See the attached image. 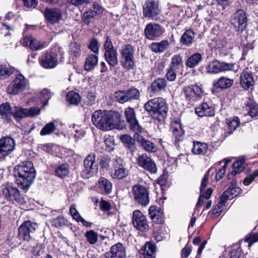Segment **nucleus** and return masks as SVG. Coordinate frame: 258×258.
I'll list each match as a JSON object with an SVG mask.
<instances>
[{"label":"nucleus","instance_id":"24","mask_svg":"<svg viewBox=\"0 0 258 258\" xmlns=\"http://www.w3.org/2000/svg\"><path fill=\"white\" fill-rule=\"evenodd\" d=\"M105 258H125V250L121 243H117L110 247L109 251L104 254Z\"/></svg>","mask_w":258,"mask_h":258},{"label":"nucleus","instance_id":"33","mask_svg":"<svg viewBox=\"0 0 258 258\" xmlns=\"http://www.w3.org/2000/svg\"><path fill=\"white\" fill-rule=\"evenodd\" d=\"M94 10H90L83 14V19L84 23L87 25L89 24L91 20L95 17L98 13L102 12L101 7L96 3L93 4Z\"/></svg>","mask_w":258,"mask_h":258},{"label":"nucleus","instance_id":"13","mask_svg":"<svg viewBox=\"0 0 258 258\" xmlns=\"http://www.w3.org/2000/svg\"><path fill=\"white\" fill-rule=\"evenodd\" d=\"M83 165L84 169L81 173V176L88 179L93 176L97 165L96 163V155L90 153L84 159Z\"/></svg>","mask_w":258,"mask_h":258},{"label":"nucleus","instance_id":"23","mask_svg":"<svg viewBox=\"0 0 258 258\" xmlns=\"http://www.w3.org/2000/svg\"><path fill=\"white\" fill-rule=\"evenodd\" d=\"M142 133H136L134 134V138L138 143L139 145L146 152L154 153L157 151V147L156 145L151 141L146 140L140 134Z\"/></svg>","mask_w":258,"mask_h":258},{"label":"nucleus","instance_id":"32","mask_svg":"<svg viewBox=\"0 0 258 258\" xmlns=\"http://www.w3.org/2000/svg\"><path fill=\"white\" fill-rule=\"evenodd\" d=\"M98 187L102 194L109 195L112 191V184L109 179L101 177L98 180Z\"/></svg>","mask_w":258,"mask_h":258},{"label":"nucleus","instance_id":"52","mask_svg":"<svg viewBox=\"0 0 258 258\" xmlns=\"http://www.w3.org/2000/svg\"><path fill=\"white\" fill-rule=\"evenodd\" d=\"M258 241V233L257 232H251L248 234L245 238V242L248 243V246Z\"/></svg>","mask_w":258,"mask_h":258},{"label":"nucleus","instance_id":"8","mask_svg":"<svg viewBox=\"0 0 258 258\" xmlns=\"http://www.w3.org/2000/svg\"><path fill=\"white\" fill-rule=\"evenodd\" d=\"M104 58L111 67H114L118 63V53L116 48L113 46L109 36H107L103 44Z\"/></svg>","mask_w":258,"mask_h":258},{"label":"nucleus","instance_id":"39","mask_svg":"<svg viewBox=\"0 0 258 258\" xmlns=\"http://www.w3.org/2000/svg\"><path fill=\"white\" fill-rule=\"evenodd\" d=\"M98 57L96 55L90 54L86 59L84 64V69L86 71L92 70L98 63Z\"/></svg>","mask_w":258,"mask_h":258},{"label":"nucleus","instance_id":"45","mask_svg":"<svg viewBox=\"0 0 258 258\" xmlns=\"http://www.w3.org/2000/svg\"><path fill=\"white\" fill-rule=\"evenodd\" d=\"M55 174L59 177L63 178L69 173V167L68 164L63 163L57 167L55 170Z\"/></svg>","mask_w":258,"mask_h":258},{"label":"nucleus","instance_id":"62","mask_svg":"<svg viewBox=\"0 0 258 258\" xmlns=\"http://www.w3.org/2000/svg\"><path fill=\"white\" fill-rule=\"evenodd\" d=\"M236 184V181L234 180H232L231 182V185L229 186L231 187V191L232 194V196H233V198L236 197L239 194H240L241 192V189L239 187L235 186Z\"/></svg>","mask_w":258,"mask_h":258},{"label":"nucleus","instance_id":"60","mask_svg":"<svg viewBox=\"0 0 258 258\" xmlns=\"http://www.w3.org/2000/svg\"><path fill=\"white\" fill-rule=\"evenodd\" d=\"M225 202L224 201L222 200L220 198V202L218 203V204L215 207L214 209L213 210V213L214 215H219L220 213L222 212L223 206H225Z\"/></svg>","mask_w":258,"mask_h":258},{"label":"nucleus","instance_id":"20","mask_svg":"<svg viewBox=\"0 0 258 258\" xmlns=\"http://www.w3.org/2000/svg\"><path fill=\"white\" fill-rule=\"evenodd\" d=\"M133 226L138 230L145 232L149 229V225L146 216L140 211L135 210L133 214Z\"/></svg>","mask_w":258,"mask_h":258},{"label":"nucleus","instance_id":"41","mask_svg":"<svg viewBox=\"0 0 258 258\" xmlns=\"http://www.w3.org/2000/svg\"><path fill=\"white\" fill-rule=\"evenodd\" d=\"M80 45L76 42L72 43L70 45L69 53L73 59L79 58L81 55Z\"/></svg>","mask_w":258,"mask_h":258},{"label":"nucleus","instance_id":"21","mask_svg":"<svg viewBox=\"0 0 258 258\" xmlns=\"http://www.w3.org/2000/svg\"><path fill=\"white\" fill-rule=\"evenodd\" d=\"M57 56L58 53L54 51H47L42 55L40 64L45 69L54 68L57 63Z\"/></svg>","mask_w":258,"mask_h":258},{"label":"nucleus","instance_id":"38","mask_svg":"<svg viewBox=\"0 0 258 258\" xmlns=\"http://www.w3.org/2000/svg\"><path fill=\"white\" fill-rule=\"evenodd\" d=\"M202 58V55L200 53H194L187 58L185 65L187 68H194L199 64Z\"/></svg>","mask_w":258,"mask_h":258},{"label":"nucleus","instance_id":"53","mask_svg":"<svg viewBox=\"0 0 258 258\" xmlns=\"http://www.w3.org/2000/svg\"><path fill=\"white\" fill-rule=\"evenodd\" d=\"M225 163L224 166L217 171L215 178L217 180H220L225 174V170L227 167L228 164L231 161L230 159H224Z\"/></svg>","mask_w":258,"mask_h":258},{"label":"nucleus","instance_id":"14","mask_svg":"<svg viewBox=\"0 0 258 258\" xmlns=\"http://www.w3.org/2000/svg\"><path fill=\"white\" fill-rule=\"evenodd\" d=\"M230 23L236 31L242 32L247 25V17L244 11L238 10L231 16Z\"/></svg>","mask_w":258,"mask_h":258},{"label":"nucleus","instance_id":"22","mask_svg":"<svg viewBox=\"0 0 258 258\" xmlns=\"http://www.w3.org/2000/svg\"><path fill=\"white\" fill-rule=\"evenodd\" d=\"M14 140L10 137H4L0 139V159H3L10 154L14 149Z\"/></svg>","mask_w":258,"mask_h":258},{"label":"nucleus","instance_id":"1","mask_svg":"<svg viewBox=\"0 0 258 258\" xmlns=\"http://www.w3.org/2000/svg\"><path fill=\"white\" fill-rule=\"evenodd\" d=\"M14 175L17 184L27 191L36 177V171L32 162L24 161L14 167Z\"/></svg>","mask_w":258,"mask_h":258},{"label":"nucleus","instance_id":"61","mask_svg":"<svg viewBox=\"0 0 258 258\" xmlns=\"http://www.w3.org/2000/svg\"><path fill=\"white\" fill-rule=\"evenodd\" d=\"M70 212L73 219H75L77 222L82 217L76 208L75 205H72L70 208Z\"/></svg>","mask_w":258,"mask_h":258},{"label":"nucleus","instance_id":"26","mask_svg":"<svg viewBox=\"0 0 258 258\" xmlns=\"http://www.w3.org/2000/svg\"><path fill=\"white\" fill-rule=\"evenodd\" d=\"M234 81L226 77H221L218 80L213 83L212 90L219 91L230 88L234 84Z\"/></svg>","mask_w":258,"mask_h":258},{"label":"nucleus","instance_id":"43","mask_svg":"<svg viewBox=\"0 0 258 258\" xmlns=\"http://www.w3.org/2000/svg\"><path fill=\"white\" fill-rule=\"evenodd\" d=\"M26 108L20 106H14L13 108V116L18 121L27 117Z\"/></svg>","mask_w":258,"mask_h":258},{"label":"nucleus","instance_id":"44","mask_svg":"<svg viewBox=\"0 0 258 258\" xmlns=\"http://www.w3.org/2000/svg\"><path fill=\"white\" fill-rule=\"evenodd\" d=\"M51 223L53 226L57 228H60L63 226L68 227L70 225L68 220L62 216H58L52 219Z\"/></svg>","mask_w":258,"mask_h":258},{"label":"nucleus","instance_id":"31","mask_svg":"<svg viewBox=\"0 0 258 258\" xmlns=\"http://www.w3.org/2000/svg\"><path fill=\"white\" fill-rule=\"evenodd\" d=\"M173 137L175 139V143L180 142L184 138V132L179 121H175L171 126Z\"/></svg>","mask_w":258,"mask_h":258},{"label":"nucleus","instance_id":"54","mask_svg":"<svg viewBox=\"0 0 258 258\" xmlns=\"http://www.w3.org/2000/svg\"><path fill=\"white\" fill-rule=\"evenodd\" d=\"M46 46V43L45 42L38 41L33 38L32 42L30 46V48L33 50H37L44 48Z\"/></svg>","mask_w":258,"mask_h":258},{"label":"nucleus","instance_id":"11","mask_svg":"<svg viewBox=\"0 0 258 258\" xmlns=\"http://www.w3.org/2000/svg\"><path fill=\"white\" fill-rule=\"evenodd\" d=\"M28 84V80L22 74H18L8 86L7 92L10 94H17L24 91Z\"/></svg>","mask_w":258,"mask_h":258},{"label":"nucleus","instance_id":"46","mask_svg":"<svg viewBox=\"0 0 258 258\" xmlns=\"http://www.w3.org/2000/svg\"><path fill=\"white\" fill-rule=\"evenodd\" d=\"M14 68L8 67L6 64H0V80L9 77L14 73Z\"/></svg>","mask_w":258,"mask_h":258},{"label":"nucleus","instance_id":"64","mask_svg":"<svg viewBox=\"0 0 258 258\" xmlns=\"http://www.w3.org/2000/svg\"><path fill=\"white\" fill-rule=\"evenodd\" d=\"M248 113L251 117L258 116V105L256 104L248 110Z\"/></svg>","mask_w":258,"mask_h":258},{"label":"nucleus","instance_id":"49","mask_svg":"<svg viewBox=\"0 0 258 258\" xmlns=\"http://www.w3.org/2000/svg\"><path fill=\"white\" fill-rule=\"evenodd\" d=\"M67 100L71 104L78 105L81 101V97L78 93L70 91L67 95Z\"/></svg>","mask_w":258,"mask_h":258},{"label":"nucleus","instance_id":"48","mask_svg":"<svg viewBox=\"0 0 258 258\" xmlns=\"http://www.w3.org/2000/svg\"><path fill=\"white\" fill-rule=\"evenodd\" d=\"M239 119L236 116L232 119H227L226 123L227 124L228 134H232L239 125Z\"/></svg>","mask_w":258,"mask_h":258},{"label":"nucleus","instance_id":"29","mask_svg":"<svg viewBox=\"0 0 258 258\" xmlns=\"http://www.w3.org/2000/svg\"><path fill=\"white\" fill-rule=\"evenodd\" d=\"M196 113L200 117L212 116L215 114L214 108L210 104L203 102L195 108Z\"/></svg>","mask_w":258,"mask_h":258},{"label":"nucleus","instance_id":"28","mask_svg":"<svg viewBox=\"0 0 258 258\" xmlns=\"http://www.w3.org/2000/svg\"><path fill=\"white\" fill-rule=\"evenodd\" d=\"M149 214L154 223L159 224L164 222L163 211L161 208L151 206L149 209Z\"/></svg>","mask_w":258,"mask_h":258},{"label":"nucleus","instance_id":"4","mask_svg":"<svg viewBox=\"0 0 258 258\" xmlns=\"http://www.w3.org/2000/svg\"><path fill=\"white\" fill-rule=\"evenodd\" d=\"M1 191L5 199L13 204H22L24 201L20 190L14 186L13 183L7 182L3 183L1 186Z\"/></svg>","mask_w":258,"mask_h":258},{"label":"nucleus","instance_id":"17","mask_svg":"<svg viewBox=\"0 0 258 258\" xmlns=\"http://www.w3.org/2000/svg\"><path fill=\"white\" fill-rule=\"evenodd\" d=\"M132 192L136 203L143 206H146L149 204V193L144 186L140 184L134 185L132 189Z\"/></svg>","mask_w":258,"mask_h":258},{"label":"nucleus","instance_id":"59","mask_svg":"<svg viewBox=\"0 0 258 258\" xmlns=\"http://www.w3.org/2000/svg\"><path fill=\"white\" fill-rule=\"evenodd\" d=\"M178 70L171 68V67L168 70L166 73V78L169 81H173L176 78V72Z\"/></svg>","mask_w":258,"mask_h":258},{"label":"nucleus","instance_id":"7","mask_svg":"<svg viewBox=\"0 0 258 258\" xmlns=\"http://www.w3.org/2000/svg\"><path fill=\"white\" fill-rule=\"evenodd\" d=\"M125 163L121 158H116L112 161L109 174L113 179H122L128 174V170L126 168Z\"/></svg>","mask_w":258,"mask_h":258},{"label":"nucleus","instance_id":"2","mask_svg":"<svg viewBox=\"0 0 258 258\" xmlns=\"http://www.w3.org/2000/svg\"><path fill=\"white\" fill-rule=\"evenodd\" d=\"M144 108L153 118L159 122L164 121L169 110L166 100L161 97L148 101L144 104Z\"/></svg>","mask_w":258,"mask_h":258},{"label":"nucleus","instance_id":"63","mask_svg":"<svg viewBox=\"0 0 258 258\" xmlns=\"http://www.w3.org/2000/svg\"><path fill=\"white\" fill-rule=\"evenodd\" d=\"M100 209L104 212H108L110 210L111 205L109 202L102 200L99 203Z\"/></svg>","mask_w":258,"mask_h":258},{"label":"nucleus","instance_id":"15","mask_svg":"<svg viewBox=\"0 0 258 258\" xmlns=\"http://www.w3.org/2000/svg\"><path fill=\"white\" fill-rule=\"evenodd\" d=\"M165 32L164 28L156 23H150L144 29L145 37L150 40H156L161 37Z\"/></svg>","mask_w":258,"mask_h":258},{"label":"nucleus","instance_id":"34","mask_svg":"<svg viewBox=\"0 0 258 258\" xmlns=\"http://www.w3.org/2000/svg\"><path fill=\"white\" fill-rule=\"evenodd\" d=\"M169 47V42L167 40H163L159 42H152L150 49L154 52L160 53L164 52Z\"/></svg>","mask_w":258,"mask_h":258},{"label":"nucleus","instance_id":"25","mask_svg":"<svg viewBox=\"0 0 258 258\" xmlns=\"http://www.w3.org/2000/svg\"><path fill=\"white\" fill-rule=\"evenodd\" d=\"M240 84L245 90L251 88L254 84V80L252 73L244 70L240 76Z\"/></svg>","mask_w":258,"mask_h":258},{"label":"nucleus","instance_id":"12","mask_svg":"<svg viewBox=\"0 0 258 258\" xmlns=\"http://www.w3.org/2000/svg\"><path fill=\"white\" fill-rule=\"evenodd\" d=\"M183 93L185 100L189 104H192L202 98L203 91L198 85H194L184 87Z\"/></svg>","mask_w":258,"mask_h":258},{"label":"nucleus","instance_id":"6","mask_svg":"<svg viewBox=\"0 0 258 258\" xmlns=\"http://www.w3.org/2000/svg\"><path fill=\"white\" fill-rule=\"evenodd\" d=\"M140 91L135 87H131L126 90L116 91L114 94L115 100L121 104L132 102L134 100H138L140 99Z\"/></svg>","mask_w":258,"mask_h":258},{"label":"nucleus","instance_id":"55","mask_svg":"<svg viewBox=\"0 0 258 258\" xmlns=\"http://www.w3.org/2000/svg\"><path fill=\"white\" fill-rule=\"evenodd\" d=\"M51 93L47 89H43L40 93V98L44 105L47 104L48 100L51 97Z\"/></svg>","mask_w":258,"mask_h":258},{"label":"nucleus","instance_id":"18","mask_svg":"<svg viewBox=\"0 0 258 258\" xmlns=\"http://www.w3.org/2000/svg\"><path fill=\"white\" fill-rule=\"evenodd\" d=\"M234 68V64L219 61L215 60L210 62L206 68L207 72L210 74H217L220 72L231 71Z\"/></svg>","mask_w":258,"mask_h":258},{"label":"nucleus","instance_id":"58","mask_svg":"<svg viewBox=\"0 0 258 258\" xmlns=\"http://www.w3.org/2000/svg\"><path fill=\"white\" fill-rule=\"evenodd\" d=\"M210 171L211 168L209 169L206 172L202 179L201 184L200 188L201 192H202V191L205 189V188L206 187L207 185Z\"/></svg>","mask_w":258,"mask_h":258},{"label":"nucleus","instance_id":"56","mask_svg":"<svg viewBox=\"0 0 258 258\" xmlns=\"http://www.w3.org/2000/svg\"><path fill=\"white\" fill-rule=\"evenodd\" d=\"M88 48L95 53H98L99 51V44L95 38H92L88 45Z\"/></svg>","mask_w":258,"mask_h":258},{"label":"nucleus","instance_id":"47","mask_svg":"<svg viewBox=\"0 0 258 258\" xmlns=\"http://www.w3.org/2000/svg\"><path fill=\"white\" fill-rule=\"evenodd\" d=\"M182 57L179 54L174 55L171 58L170 67L178 71L180 68H182Z\"/></svg>","mask_w":258,"mask_h":258},{"label":"nucleus","instance_id":"9","mask_svg":"<svg viewBox=\"0 0 258 258\" xmlns=\"http://www.w3.org/2000/svg\"><path fill=\"white\" fill-rule=\"evenodd\" d=\"M38 228L37 224L30 220L24 222L18 229V237L20 240L29 241L33 239L34 234Z\"/></svg>","mask_w":258,"mask_h":258},{"label":"nucleus","instance_id":"16","mask_svg":"<svg viewBox=\"0 0 258 258\" xmlns=\"http://www.w3.org/2000/svg\"><path fill=\"white\" fill-rule=\"evenodd\" d=\"M124 116L126 122L129 124V127L131 131L135 133H142L143 127L139 124L137 119L136 113L135 109L128 107L124 110Z\"/></svg>","mask_w":258,"mask_h":258},{"label":"nucleus","instance_id":"19","mask_svg":"<svg viewBox=\"0 0 258 258\" xmlns=\"http://www.w3.org/2000/svg\"><path fill=\"white\" fill-rule=\"evenodd\" d=\"M138 165L152 174H155L157 168L155 162L146 154L139 155L137 159Z\"/></svg>","mask_w":258,"mask_h":258},{"label":"nucleus","instance_id":"40","mask_svg":"<svg viewBox=\"0 0 258 258\" xmlns=\"http://www.w3.org/2000/svg\"><path fill=\"white\" fill-rule=\"evenodd\" d=\"M144 258H155L156 246L154 244L147 242L141 250Z\"/></svg>","mask_w":258,"mask_h":258},{"label":"nucleus","instance_id":"51","mask_svg":"<svg viewBox=\"0 0 258 258\" xmlns=\"http://www.w3.org/2000/svg\"><path fill=\"white\" fill-rule=\"evenodd\" d=\"M85 236L87 241L91 244H94L98 241V234L93 230L86 231Z\"/></svg>","mask_w":258,"mask_h":258},{"label":"nucleus","instance_id":"30","mask_svg":"<svg viewBox=\"0 0 258 258\" xmlns=\"http://www.w3.org/2000/svg\"><path fill=\"white\" fill-rule=\"evenodd\" d=\"M167 86V81L164 78H158L154 80L148 88V91L155 94L164 89Z\"/></svg>","mask_w":258,"mask_h":258},{"label":"nucleus","instance_id":"35","mask_svg":"<svg viewBox=\"0 0 258 258\" xmlns=\"http://www.w3.org/2000/svg\"><path fill=\"white\" fill-rule=\"evenodd\" d=\"M208 149L207 144L199 141H194L191 151L195 155H205L208 153Z\"/></svg>","mask_w":258,"mask_h":258},{"label":"nucleus","instance_id":"10","mask_svg":"<svg viewBox=\"0 0 258 258\" xmlns=\"http://www.w3.org/2000/svg\"><path fill=\"white\" fill-rule=\"evenodd\" d=\"M161 12L158 0H147L143 6V16L149 19L157 21Z\"/></svg>","mask_w":258,"mask_h":258},{"label":"nucleus","instance_id":"3","mask_svg":"<svg viewBox=\"0 0 258 258\" xmlns=\"http://www.w3.org/2000/svg\"><path fill=\"white\" fill-rule=\"evenodd\" d=\"M119 116V113L116 112L98 110L93 113L92 121L99 129L102 131H109L113 128Z\"/></svg>","mask_w":258,"mask_h":258},{"label":"nucleus","instance_id":"42","mask_svg":"<svg viewBox=\"0 0 258 258\" xmlns=\"http://www.w3.org/2000/svg\"><path fill=\"white\" fill-rule=\"evenodd\" d=\"M243 162L241 161H237L233 163L232 166L233 170L230 173L227 175V178L230 179L233 178L237 173H240L244 169Z\"/></svg>","mask_w":258,"mask_h":258},{"label":"nucleus","instance_id":"5","mask_svg":"<svg viewBox=\"0 0 258 258\" xmlns=\"http://www.w3.org/2000/svg\"><path fill=\"white\" fill-rule=\"evenodd\" d=\"M135 50L130 44L122 45L120 49V65L126 70H133L135 66Z\"/></svg>","mask_w":258,"mask_h":258},{"label":"nucleus","instance_id":"57","mask_svg":"<svg viewBox=\"0 0 258 258\" xmlns=\"http://www.w3.org/2000/svg\"><path fill=\"white\" fill-rule=\"evenodd\" d=\"M27 117H34L40 113V109L38 107L26 108Z\"/></svg>","mask_w":258,"mask_h":258},{"label":"nucleus","instance_id":"27","mask_svg":"<svg viewBox=\"0 0 258 258\" xmlns=\"http://www.w3.org/2000/svg\"><path fill=\"white\" fill-rule=\"evenodd\" d=\"M44 15L46 20L51 24L58 22L62 18L61 12L57 8L46 9Z\"/></svg>","mask_w":258,"mask_h":258},{"label":"nucleus","instance_id":"50","mask_svg":"<svg viewBox=\"0 0 258 258\" xmlns=\"http://www.w3.org/2000/svg\"><path fill=\"white\" fill-rule=\"evenodd\" d=\"M56 129V126L54 122H50L47 123L42 128L40 132V135L42 136L50 135L53 133Z\"/></svg>","mask_w":258,"mask_h":258},{"label":"nucleus","instance_id":"37","mask_svg":"<svg viewBox=\"0 0 258 258\" xmlns=\"http://www.w3.org/2000/svg\"><path fill=\"white\" fill-rule=\"evenodd\" d=\"M195 38V33L190 29L186 30L180 38V43L184 45L189 46L191 45Z\"/></svg>","mask_w":258,"mask_h":258},{"label":"nucleus","instance_id":"36","mask_svg":"<svg viewBox=\"0 0 258 258\" xmlns=\"http://www.w3.org/2000/svg\"><path fill=\"white\" fill-rule=\"evenodd\" d=\"M0 115L8 121L11 120L13 116V108L9 103H3L0 105Z\"/></svg>","mask_w":258,"mask_h":258}]
</instances>
